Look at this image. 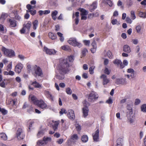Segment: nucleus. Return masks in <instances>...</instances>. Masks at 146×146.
<instances>
[{
  "mask_svg": "<svg viewBox=\"0 0 146 146\" xmlns=\"http://www.w3.org/2000/svg\"><path fill=\"white\" fill-rule=\"evenodd\" d=\"M99 131L98 129L95 132V133L92 135L93 139L94 141L96 142L98 141L99 139Z\"/></svg>",
  "mask_w": 146,
  "mask_h": 146,
  "instance_id": "nucleus-14",
  "label": "nucleus"
},
{
  "mask_svg": "<svg viewBox=\"0 0 146 146\" xmlns=\"http://www.w3.org/2000/svg\"><path fill=\"white\" fill-rule=\"evenodd\" d=\"M126 22L129 24H131L132 22V20L129 17H127L126 19Z\"/></svg>",
  "mask_w": 146,
  "mask_h": 146,
  "instance_id": "nucleus-54",
  "label": "nucleus"
},
{
  "mask_svg": "<svg viewBox=\"0 0 146 146\" xmlns=\"http://www.w3.org/2000/svg\"><path fill=\"white\" fill-rule=\"evenodd\" d=\"M44 93L47 98L50 99L52 101H53V97L49 91L45 90Z\"/></svg>",
  "mask_w": 146,
  "mask_h": 146,
  "instance_id": "nucleus-19",
  "label": "nucleus"
},
{
  "mask_svg": "<svg viewBox=\"0 0 146 146\" xmlns=\"http://www.w3.org/2000/svg\"><path fill=\"white\" fill-rule=\"evenodd\" d=\"M31 101L33 102L34 104L36 105L38 102H39V100H38L37 98L34 96H32L31 98Z\"/></svg>",
  "mask_w": 146,
  "mask_h": 146,
  "instance_id": "nucleus-22",
  "label": "nucleus"
},
{
  "mask_svg": "<svg viewBox=\"0 0 146 146\" xmlns=\"http://www.w3.org/2000/svg\"><path fill=\"white\" fill-rule=\"evenodd\" d=\"M36 105L42 109L46 108L47 107L46 104L42 100H40Z\"/></svg>",
  "mask_w": 146,
  "mask_h": 146,
  "instance_id": "nucleus-8",
  "label": "nucleus"
},
{
  "mask_svg": "<svg viewBox=\"0 0 146 146\" xmlns=\"http://www.w3.org/2000/svg\"><path fill=\"white\" fill-rule=\"evenodd\" d=\"M12 69V64L10 63V64H9L7 66V70L9 71V70H11Z\"/></svg>",
  "mask_w": 146,
  "mask_h": 146,
  "instance_id": "nucleus-55",
  "label": "nucleus"
},
{
  "mask_svg": "<svg viewBox=\"0 0 146 146\" xmlns=\"http://www.w3.org/2000/svg\"><path fill=\"white\" fill-rule=\"evenodd\" d=\"M100 78L102 79L103 84L104 85H107L110 82L109 79L107 78V76L105 74H102L100 76Z\"/></svg>",
  "mask_w": 146,
  "mask_h": 146,
  "instance_id": "nucleus-9",
  "label": "nucleus"
},
{
  "mask_svg": "<svg viewBox=\"0 0 146 146\" xmlns=\"http://www.w3.org/2000/svg\"><path fill=\"white\" fill-rule=\"evenodd\" d=\"M58 11H54L52 13L51 16H56L58 14Z\"/></svg>",
  "mask_w": 146,
  "mask_h": 146,
  "instance_id": "nucleus-59",
  "label": "nucleus"
},
{
  "mask_svg": "<svg viewBox=\"0 0 146 146\" xmlns=\"http://www.w3.org/2000/svg\"><path fill=\"white\" fill-rule=\"evenodd\" d=\"M69 67V66L68 62L67 61V59L63 60L62 64L59 68V72L62 74L67 73L70 70Z\"/></svg>",
  "mask_w": 146,
  "mask_h": 146,
  "instance_id": "nucleus-1",
  "label": "nucleus"
},
{
  "mask_svg": "<svg viewBox=\"0 0 146 146\" xmlns=\"http://www.w3.org/2000/svg\"><path fill=\"white\" fill-rule=\"evenodd\" d=\"M44 51L46 52L47 54L50 55H54L57 52L54 49H49L46 47H44Z\"/></svg>",
  "mask_w": 146,
  "mask_h": 146,
  "instance_id": "nucleus-6",
  "label": "nucleus"
},
{
  "mask_svg": "<svg viewBox=\"0 0 146 146\" xmlns=\"http://www.w3.org/2000/svg\"><path fill=\"white\" fill-rule=\"evenodd\" d=\"M23 27H24L25 28H26L29 30L31 27V22L29 21L28 22L26 25L25 24H24Z\"/></svg>",
  "mask_w": 146,
  "mask_h": 146,
  "instance_id": "nucleus-34",
  "label": "nucleus"
},
{
  "mask_svg": "<svg viewBox=\"0 0 146 146\" xmlns=\"http://www.w3.org/2000/svg\"><path fill=\"white\" fill-rule=\"evenodd\" d=\"M139 15L141 17L143 18H146V14L145 13L142 12H139Z\"/></svg>",
  "mask_w": 146,
  "mask_h": 146,
  "instance_id": "nucleus-39",
  "label": "nucleus"
},
{
  "mask_svg": "<svg viewBox=\"0 0 146 146\" xmlns=\"http://www.w3.org/2000/svg\"><path fill=\"white\" fill-rule=\"evenodd\" d=\"M74 56H73L70 55L68 56V59L70 62H72L74 59Z\"/></svg>",
  "mask_w": 146,
  "mask_h": 146,
  "instance_id": "nucleus-44",
  "label": "nucleus"
},
{
  "mask_svg": "<svg viewBox=\"0 0 146 146\" xmlns=\"http://www.w3.org/2000/svg\"><path fill=\"white\" fill-rule=\"evenodd\" d=\"M126 81L125 78H116L115 83L117 84L123 85L126 84Z\"/></svg>",
  "mask_w": 146,
  "mask_h": 146,
  "instance_id": "nucleus-10",
  "label": "nucleus"
},
{
  "mask_svg": "<svg viewBox=\"0 0 146 146\" xmlns=\"http://www.w3.org/2000/svg\"><path fill=\"white\" fill-rule=\"evenodd\" d=\"M88 52V50L86 48L83 49L82 50V56H84L86 55V53Z\"/></svg>",
  "mask_w": 146,
  "mask_h": 146,
  "instance_id": "nucleus-36",
  "label": "nucleus"
},
{
  "mask_svg": "<svg viewBox=\"0 0 146 146\" xmlns=\"http://www.w3.org/2000/svg\"><path fill=\"white\" fill-rule=\"evenodd\" d=\"M15 15V19L19 21H20L21 19V18L20 17L19 15H18L17 14V11H16L15 13L14 14Z\"/></svg>",
  "mask_w": 146,
  "mask_h": 146,
  "instance_id": "nucleus-37",
  "label": "nucleus"
},
{
  "mask_svg": "<svg viewBox=\"0 0 146 146\" xmlns=\"http://www.w3.org/2000/svg\"><path fill=\"white\" fill-rule=\"evenodd\" d=\"M60 114L62 115L63 113H66L67 111L66 110L62 108L61 109V111L59 112Z\"/></svg>",
  "mask_w": 146,
  "mask_h": 146,
  "instance_id": "nucleus-52",
  "label": "nucleus"
},
{
  "mask_svg": "<svg viewBox=\"0 0 146 146\" xmlns=\"http://www.w3.org/2000/svg\"><path fill=\"white\" fill-rule=\"evenodd\" d=\"M49 37L52 40H54L56 38V35L52 33V32H49L48 33Z\"/></svg>",
  "mask_w": 146,
  "mask_h": 146,
  "instance_id": "nucleus-25",
  "label": "nucleus"
},
{
  "mask_svg": "<svg viewBox=\"0 0 146 146\" xmlns=\"http://www.w3.org/2000/svg\"><path fill=\"white\" fill-rule=\"evenodd\" d=\"M64 140L62 139H60L58 140L57 142L59 144H61L63 142Z\"/></svg>",
  "mask_w": 146,
  "mask_h": 146,
  "instance_id": "nucleus-58",
  "label": "nucleus"
},
{
  "mask_svg": "<svg viewBox=\"0 0 146 146\" xmlns=\"http://www.w3.org/2000/svg\"><path fill=\"white\" fill-rule=\"evenodd\" d=\"M140 102V100L139 99H137L135 100V104L137 105L139 104Z\"/></svg>",
  "mask_w": 146,
  "mask_h": 146,
  "instance_id": "nucleus-53",
  "label": "nucleus"
},
{
  "mask_svg": "<svg viewBox=\"0 0 146 146\" xmlns=\"http://www.w3.org/2000/svg\"><path fill=\"white\" fill-rule=\"evenodd\" d=\"M92 45L93 47L97 48L96 43V41L95 40H94L92 42Z\"/></svg>",
  "mask_w": 146,
  "mask_h": 146,
  "instance_id": "nucleus-62",
  "label": "nucleus"
},
{
  "mask_svg": "<svg viewBox=\"0 0 146 146\" xmlns=\"http://www.w3.org/2000/svg\"><path fill=\"white\" fill-rule=\"evenodd\" d=\"M131 17L133 20L134 19L136 18L134 12L133 11H131Z\"/></svg>",
  "mask_w": 146,
  "mask_h": 146,
  "instance_id": "nucleus-45",
  "label": "nucleus"
},
{
  "mask_svg": "<svg viewBox=\"0 0 146 146\" xmlns=\"http://www.w3.org/2000/svg\"><path fill=\"white\" fill-rule=\"evenodd\" d=\"M71 139L73 140H76L78 139V136L76 134H73L72 136Z\"/></svg>",
  "mask_w": 146,
  "mask_h": 146,
  "instance_id": "nucleus-41",
  "label": "nucleus"
},
{
  "mask_svg": "<svg viewBox=\"0 0 146 146\" xmlns=\"http://www.w3.org/2000/svg\"><path fill=\"white\" fill-rule=\"evenodd\" d=\"M121 139L120 138H118L117 141V146H121V145L122 141Z\"/></svg>",
  "mask_w": 146,
  "mask_h": 146,
  "instance_id": "nucleus-38",
  "label": "nucleus"
},
{
  "mask_svg": "<svg viewBox=\"0 0 146 146\" xmlns=\"http://www.w3.org/2000/svg\"><path fill=\"white\" fill-rule=\"evenodd\" d=\"M97 2H94L90 6L89 9L90 11L92 12L97 7Z\"/></svg>",
  "mask_w": 146,
  "mask_h": 146,
  "instance_id": "nucleus-18",
  "label": "nucleus"
},
{
  "mask_svg": "<svg viewBox=\"0 0 146 146\" xmlns=\"http://www.w3.org/2000/svg\"><path fill=\"white\" fill-rule=\"evenodd\" d=\"M27 8L28 9V11L31 10L32 9H33L35 8L34 6H32L30 4H28L27 5Z\"/></svg>",
  "mask_w": 146,
  "mask_h": 146,
  "instance_id": "nucleus-50",
  "label": "nucleus"
},
{
  "mask_svg": "<svg viewBox=\"0 0 146 146\" xmlns=\"http://www.w3.org/2000/svg\"><path fill=\"white\" fill-rule=\"evenodd\" d=\"M7 20L10 23V26L11 27H15L17 26V21L15 20L8 19Z\"/></svg>",
  "mask_w": 146,
  "mask_h": 146,
  "instance_id": "nucleus-12",
  "label": "nucleus"
},
{
  "mask_svg": "<svg viewBox=\"0 0 146 146\" xmlns=\"http://www.w3.org/2000/svg\"><path fill=\"white\" fill-rule=\"evenodd\" d=\"M67 116L70 119L73 120L75 118L74 111L73 110H70L68 111Z\"/></svg>",
  "mask_w": 146,
  "mask_h": 146,
  "instance_id": "nucleus-7",
  "label": "nucleus"
},
{
  "mask_svg": "<svg viewBox=\"0 0 146 146\" xmlns=\"http://www.w3.org/2000/svg\"><path fill=\"white\" fill-rule=\"evenodd\" d=\"M61 48L64 50L70 51L71 50V49L70 47L67 45L63 46L61 47Z\"/></svg>",
  "mask_w": 146,
  "mask_h": 146,
  "instance_id": "nucleus-26",
  "label": "nucleus"
},
{
  "mask_svg": "<svg viewBox=\"0 0 146 146\" xmlns=\"http://www.w3.org/2000/svg\"><path fill=\"white\" fill-rule=\"evenodd\" d=\"M106 102L109 104H111L113 103L112 100L110 98H109V99L106 101Z\"/></svg>",
  "mask_w": 146,
  "mask_h": 146,
  "instance_id": "nucleus-56",
  "label": "nucleus"
},
{
  "mask_svg": "<svg viewBox=\"0 0 146 146\" xmlns=\"http://www.w3.org/2000/svg\"><path fill=\"white\" fill-rule=\"evenodd\" d=\"M0 138L3 140H6L7 139V136L4 133H0Z\"/></svg>",
  "mask_w": 146,
  "mask_h": 146,
  "instance_id": "nucleus-27",
  "label": "nucleus"
},
{
  "mask_svg": "<svg viewBox=\"0 0 146 146\" xmlns=\"http://www.w3.org/2000/svg\"><path fill=\"white\" fill-rule=\"evenodd\" d=\"M123 50L124 52L127 53H130L131 50L130 47L127 45H125L123 47Z\"/></svg>",
  "mask_w": 146,
  "mask_h": 146,
  "instance_id": "nucleus-21",
  "label": "nucleus"
},
{
  "mask_svg": "<svg viewBox=\"0 0 146 146\" xmlns=\"http://www.w3.org/2000/svg\"><path fill=\"white\" fill-rule=\"evenodd\" d=\"M33 29L34 30L36 29L38 24V21L37 20H35L33 23Z\"/></svg>",
  "mask_w": 146,
  "mask_h": 146,
  "instance_id": "nucleus-35",
  "label": "nucleus"
},
{
  "mask_svg": "<svg viewBox=\"0 0 146 146\" xmlns=\"http://www.w3.org/2000/svg\"><path fill=\"white\" fill-rule=\"evenodd\" d=\"M25 31V29L24 27H23L20 30V32L21 34H24Z\"/></svg>",
  "mask_w": 146,
  "mask_h": 146,
  "instance_id": "nucleus-57",
  "label": "nucleus"
},
{
  "mask_svg": "<svg viewBox=\"0 0 146 146\" xmlns=\"http://www.w3.org/2000/svg\"><path fill=\"white\" fill-rule=\"evenodd\" d=\"M66 92L67 94L70 95L72 94V91L70 88H68L66 89Z\"/></svg>",
  "mask_w": 146,
  "mask_h": 146,
  "instance_id": "nucleus-49",
  "label": "nucleus"
},
{
  "mask_svg": "<svg viewBox=\"0 0 146 146\" xmlns=\"http://www.w3.org/2000/svg\"><path fill=\"white\" fill-rule=\"evenodd\" d=\"M104 73L108 75H109L110 74V72H109L108 69L107 68H106L104 70Z\"/></svg>",
  "mask_w": 146,
  "mask_h": 146,
  "instance_id": "nucleus-64",
  "label": "nucleus"
},
{
  "mask_svg": "<svg viewBox=\"0 0 146 146\" xmlns=\"http://www.w3.org/2000/svg\"><path fill=\"white\" fill-rule=\"evenodd\" d=\"M7 15L6 14L3 13L0 18V20H1L2 22L7 17Z\"/></svg>",
  "mask_w": 146,
  "mask_h": 146,
  "instance_id": "nucleus-30",
  "label": "nucleus"
},
{
  "mask_svg": "<svg viewBox=\"0 0 146 146\" xmlns=\"http://www.w3.org/2000/svg\"><path fill=\"white\" fill-rule=\"evenodd\" d=\"M113 63L115 64H117L118 66L119 65L121 68H123L124 67V65H123L121 61L119 60H115L114 61H113Z\"/></svg>",
  "mask_w": 146,
  "mask_h": 146,
  "instance_id": "nucleus-17",
  "label": "nucleus"
},
{
  "mask_svg": "<svg viewBox=\"0 0 146 146\" xmlns=\"http://www.w3.org/2000/svg\"><path fill=\"white\" fill-rule=\"evenodd\" d=\"M80 11L81 12V15H87L88 13V11L86 10L85 9H80Z\"/></svg>",
  "mask_w": 146,
  "mask_h": 146,
  "instance_id": "nucleus-29",
  "label": "nucleus"
},
{
  "mask_svg": "<svg viewBox=\"0 0 146 146\" xmlns=\"http://www.w3.org/2000/svg\"><path fill=\"white\" fill-rule=\"evenodd\" d=\"M98 97V95L96 94L95 92L92 91L91 93L88 95V100L89 101L93 102Z\"/></svg>",
  "mask_w": 146,
  "mask_h": 146,
  "instance_id": "nucleus-4",
  "label": "nucleus"
},
{
  "mask_svg": "<svg viewBox=\"0 0 146 146\" xmlns=\"http://www.w3.org/2000/svg\"><path fill=\"white\" fill-rule=\"evenodd\" d=\"M68 42L71 45L74 46H77L79 48L81 47L82 44L80 42H78L75 38H71L68 41Z\"/></svg>",
  "mask_w": 146,
  "mask_h": 146,
  "instance_id": "nucleus-3",
  "label": "nucleus"
},
{
  "mask_svg": "<svg viewBox=\"0 0 146 146\" xmlns=\"http://www.w3.org/2000/svg\"><path fill=\"white\" fill-rule=\"evenodd\" d=\"M127 117L128 120L130 123H131L133 122L135 119V115L133 113L131 114L128 113Z\"/></svg>",
  "mask_w": 146,
  "mask_h": 146,
  "instance_id": "nucleus-11",
  "label": "nucleus"
},
{
  "mask_svg": "<svg viewBox=\"0 0 146 146\" xmlns=\"http://www.w3.org/2000/svg\"><path fill=\"white\" fill-rule=\"evenodd\" d=\"M30 12L31 14L32 15H34L36 13V11L35 10H32L27 11V12L28 13Z\"/></svg>",
  "mask_w": 146,
  "mask_h": 146,
  "instance_id": "nucleus-48",
  "label": "nucleus"
},
{
  "mask_svg": "<svg viewBox=\"0 0 146 146\" xmlns=\"http://www.w3.org/2000/svg\"><path fill=\"white\" fill-rule=\"evenodd\" d=\"M43 134L44 132L43 130H41L38 131L37 134V136L38 137H40L42 136L43 135Z\"/></svg>",
  "mask_w": 146,
  "mask_h": 146,
  "instance_id": "nucleus-43",
  "label": "nucleus"
},
{
  "mask_svg": "<svg viewBox=\"0 0 146 146\" xmlns=\"http://www.w3.org/2000/svg\"><path fill=\"white\" fill-rule=\"evenodd\" d=\"M82 111L83 113V117H86L88 115L89 109L87 106L84 107L82 109Z\"/></svg>",
  "mask_w": 146,
  "mask_h": 146,
  "instance_id": "nucleus-16",
  "label": "nucleus"
},
{
  "mask_svg": "<svg viewBox=\"0 0 146 146\" xmlns=\"http://www.w3.org/2000/svg\"><path fill=\"white\" fill-rule=\"evenodd\" d=\"M81 139L83 142L85 143L88 141V137L86 135H83Z\"/></svg>",
  "mask_w": 146,
  "mask_h": 146,
  "instance_id": "nucleus-31",
  "label": "nucleus"
},
{
  "mask_svg": "<svg viewBox=\"0 0 146 146\" xmlns=\"http://www.w3.org/2000/svg\"><path fill=\"white\" fill-rule=\"evenodd\" d=\"M97 48H95L94 47H93L92 48H91V51L92 53H94L96 50Z\"/></svg>",
  "mask_w": 146,
  "mask_h": 146,
  "instance_id": "nucleus-60",
  "label": "nucleus"
},
{
  "mask_svg": "<svg viewBox=\"0 0 146 146\" xmlns=\"http://www.w3.org/2000/svg\"><path fill=\"white\" fill-rule=\"evenodd\" d=\"M107 55L108 57L111 59L112 58L113 55L111 52L110 50L108 51L107 53Z\"/></svg>",
  "mask_w": 146,
  "mask_h": 146,
  "instance_id": "nucleus-46",
  "label": "nucleus"
},
{
  "mask_svg": "<svg viewBox=\"0 0 146 146\" xmlns=\"http://www.w3.org/2000/svg\"><path fill=\"white\" fill-rule=\"evenodd\" d=\"M59 124L58 121H56L52 125L54 131L56 130Z\"/></svg>",
  "mask_w": 146,
  "mask_h": 146,
  "instance_id": "nucleus-28",
  "label": "nucleus"
},
{
  "mask_svg": "<svg viewBox=\"0 0 146 146\" xmlns=\"http://www.w3.org/2000/svg\"><path fill=\"white\" fill-rule=\"evenodd\" d=\"M36 88L41 89L42 88L41 85L36 81L33 82L32 84Z\"/></svg>",
  "mask_w": 146,
  "mask_h": 146,
  "instance_id": "nucleus-23",
  "label": "nucleus"
},
{
  "mask_svg": "<svg viewBox=\"0 0 146 146\" xmlns=\"http://www.w3.org/2000/svg\"><path fill=\"white\" fill-rule=\"evenodd\" d=\"M103 2L105 4L108 5L110 7H111L113 5V3L110 0H103Z\"/></svg>",
  "mask_w": 146,
  "mask_h": 146,
  "instance_id": "nucleus-24",
  "label": "nucleus"
},
{
  "mask_svg": "<svg viewBox=\"0 0 146 146\" xmlns=\"http://www.w3.org/2000/svg\"><path fill=\"white\" fill-rule=\"evenodd\" d=\"M37 145L39 146H41L46 144L44 141L43 139V140H39L37 142Z\"/></svg>",
  "mask_w": 146,
  "mask_h": 146,
  "instance_id": "nucleus-32",
  "label": "nucleus"
},
{
  "mask_svg": "<svg viewBox=\"0 0 146 146\" xmlns=\"http://www.w3.org/2000/svg\"><path fill=\"white\" fill-rule=\"evenodd\" d=\"M141 29V26L140 25H137L136 27V30L137 33H139Z\"/></svg>",
  "mask_w": 146,
  "mask_h": 146,
  "instance_id": "nucleus-51",
  "label": "nucleus"
},
{
  "mask_svg": "<svg viewBox=\"0 0 146 146\" xmlns=\"http://www.w3.org/2000/svg\"><path fill=\"white\" fill-rule=\"evenodd\" d=\"M23 66L21 63H19L15 66V72L19 74L21 71V69L23 68Z\"/></svg>",
  "mask_w": 146,
  "mask_h": 146,
  "instance_id": "nucleus-13",
  "label": "nucleus"
},
{
  "mask_svg": "<svg viewBox=\"0 0 146 146\" xmlns=\"http://www.w3.org/2000/svg\"><path fill=\"white\" fill-rule=\"evenodd\" d=\"M2 50L4 54L8 57H14L15 55V52L13 50L6 49L4 46L2 47Z\"/></svg>",
  "mask_w": 146,
  "mask_h": 146,
  "instance_id": "nucleus-2",
  "label": "nucleus"
},
{
  "mask_svg": "<svg viewBox=\"0 0 146 146\" xmlns=\"http://www.w3.org/2000/svg\"><path fill=\"white\" fill-rule=\"evenodd\" d=\"M35 67L36 68L35 72V74L36 75L35 76H41L42 74L41 69L39 67H37L36 65H35Z\"/></svg>",
  "mask_w": 146,
  "mask_h": 146,
  "instance_id": "nucleus-15",
  "label": "nucleus"
},
{
  "mask_svg": "<svg viewBox=\"0 0 146 146\" xmlns=\"http://www.w3.org/2000/svg\"><path fill=\"white\" fill-rule=\"evenodd\" d=\"M95 68L94 66H92L90 68H89V72L91 74H92L94 73V70Z\"/></svg>",
  "mask_w": 146,
  "mask_h": 146,
  "instance_id": "nucleus-42",
  "label": "nucleus"
},
{
  "mask_svg": "<svg viewBox=\"0 0 146 146\" xmlns=\"http://www.w3.org/2000/svg\"><path fill=\"white\" fill-rule=\"evenodd\" d=\"M10 104H11L12 105H15L16 101L14 100H10Z\"/></svg>",
  "mask_w": 146,
  "mask_h": 146,
  "instance_id": "nucleus-61",
  "label": "nucleus"
},
{
  "mask_svg": "<svg viewBox=\"0 0 146 146\" xmlns=\"http://www.w3.org/2000/svg\"><path fill=\"white\" fill-rule=\"evenodd\" d=\"M141 111L144 112H146V104H143L141 107Z\"/></svg>",
  "mask_w": 146,
  "mask_h": 146,
  "instance_id": "nucleus-40",
  "label": "nucleus"
},
{
  "mask_svg": "<svg viewBox=\"0 0 146 146\" xmlns=\"http://www.w3.org/2000/svg\"><path fill=\"white\" fill-rule=\"evenodd\" d=\"M45 143L46 144L48 141H50L51 140V138L49 137H44L43 139Z\"/></svg>",
  "mask_w": 146,
  "mask_h": 146,
  "instance_id": "nucleus-33",
  "label": "nucleus"
},
{
  "mask_svg": "<svg viewBox=\"0 0 146 146\" xmlns=\"http://www.w3.org/2000/svg\"><path fill=\"white\" fill-rule=\"evenodd\" d=\"M16 136L19 140L23 139H24L25 135L23 133V132L21 128H19L17 131Z\"/></svg>",
  "mask_w": 146,
  "mask_h": 146,
  "instance_id": "nucleus-5",
  "label": "nucleus"
},
{
  "mask_svg": "<svg viewBox=\"0 0 146 146\" xmlns=\"http://www.w3.org/2000/svg\"><path fill=\"white\" fill-rule=\"evenodd\" d=\"M133 106V103H131L130 104H128L127 106V110L129 111L127 112L128 113L130 114H132L133 113L132 107Z\"/></svg>",
  "mask_w": 146,
  "mask_h": 146,
  "instance_id": "nucleus-20",
  "label": "nucleus"
},
{
  "mask_svg": "<svg viewBox=\"0 0 146 146\" xmlns=\"http://www.w3.org/2000/svg\"><path fill=\"white\" fill-rule=\"evenodd\" d=\"M82 77L85 79H86L88 78V74L86 73H84L82 75Z\"/></svg>",
  "mask_w": 146,
  "mask_h": 146,
  "instance_id": "nucleus-63",
  "label": "nucleus"
},
{
  "mask_svg": "<svg viewBox=\"0 0 146 146\" xmlns=\"http://www.w3.org/2000/svg\"><path fill=\"white\" fill-rule=\"evenodd\" d=\"M76 129L77 131H79L81 130V126L78 124H75Z\"/></svg>",
  "mask_w": 146,
  "mask_h": 146,
  "instance_id": "nucleus-47",
  "label": "nucleus"
}]
</instances>
